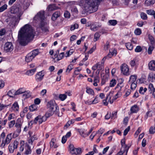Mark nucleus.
Segmentation results:
<instances>
[{"instance_id": "f257e3e1", "label": "nucleus", "mask_w": 155, "mask_h": 155, "mask_svg": "<svg viewBox=\"0 0 155 155\" xmlns=\"http://www.w3.org/2000/svg\"><path fill=\"white\" fill-rule=\"evenodd\" d=\"M35 32L34 30L31 25L28 24L25 25L18 31V38L20 44L23 46L27 44L33 39Z\"/></svg>"}, {"instance_id": "f03ea898", "label": "nucleus", "mask_w": 155, "mask_h": 155, "mask_svg": "<svg viewBox=\"0 0 155 155\" xmlns=\"http://www.w3.org/2000/svg\"><path fill=\"white\" fill-rule=\"evenodd\" d=\"M11 13L16 15V16H12L5 20V21L8 23L9 25L15 26L17 24L20 20V17L23 12L21 6L13 8L11 10Z\"/></svg>"}, {"instance_id": "7ed1b4c3", "label": "nucleus", "mask_w": 155, "mask_h": 155, "mask_svg": "<svg viewBox=\"0 0 155 155\" xmlns=\"http://www.w3.org/2000/svg\"><path fill=\"white\" fill-rule=\"evenodd\" d=\"M101 0H81L80 3V5L87 12L91 10L95 12L97 9V5L99 2Z\"/></svg>"}, {"instance_id": "20e7f679", "label": "nucleus", "mask_w": 155, "mask_h": 155, "mask_svg": "<svg viewBox=\"0 0 155 155\" xmlns=\"http://www.w3.org/2000/svg\"><path fill=\"white\" fill-rule=\"evenodd\" d=\"M12 133L8 134L5 137V133L2 132L0 136V146L4 148L6 145L9 144L12 139Z\"/></svg>"}, {"instance_id": "39448f33", "label": "nucleus", "mask_w": 155, "mask_h": 155, "mask_svg": "<svg viewBox=\"0 0 155 155\" xmlns=\"http://www.w3.org/2000/svg\"><path fill=\"white\" fill-rule=\"evenodd\" d=\"M47 107L50 110V112H47L49 117L52 115L54 113L57 114L59 111V108L54 101H50L47 104Z\"/></svg>"}, {"instance_id": "423d86ee", "label": "nucleus", "mask_w": 155, "mask_h": 155, "mask_svg": "<svg viewBox=\"0 0 155 155\" xmlns=\"http://www.w3.org/2000/svg\"><path fill=\"white\" fill-rule=\"evenodd\" d=\"M49 117V115H48V113H46L44 115H38L33 120L31 121L30 123L32 124H36L38 122L39 124H41L43 122L46 121L47 118Z\"/></svg>"}, {"instance_id": "0eeeda50", "label": "nucleus", "mask_w": 155, "mask_h": 155, "mask_svg": "<svg viewBox=\"0 0 155 155\" xmlns=\"http://www.w3.org/2000/svg\"><path fill=\"white\" fill-rule=\"evenodd\" d=\"M45 11H41L38 12L34 18V20L36 21H41V23L44 22L45 19Z\"/></svg>"}, {"instance_id": "6e6552de", "label": "nucleus", "mask_w": 155, "mask_h": 155, "mask_svg": "<svg viewBox=\"0 0 155 155\" xmlns=\"http://www.w3.org/2000/svg\"><path fill=\"white\" fill-rule=\"evenodd\" d=\"M13 48L14 46L11 42H7L4 45V50L6 52H12Z\"/></svg>"}, {"instance_id": "1a4fd4ad", "label": "nucleus", "mask_w": 155, "mask_h": 155, "mask_svg": "<svg viewBox=\"0 0 155 155\" xmlns=\"http://www.w3.org/2000/svg\"><path fill=\"white\" fill-rule=\"evenodd\" d=\"M121 73L124 75H128L130 74L129 69L127 64H122L120 66Z\"/></svg>"}, {"instance_id": "9d476101", "label": "nucleus", "mask_w": 155, "mask_h": 155, "mask_svg": "<svg viewBox=\"0 0 155 155\" xmlns=\"http://www.w3.org/2000/svg\"><path fill=\"white\" fill-rule=\"evenodd\" d=\"M18 142L16 140H15L13 143L10 144L8 146L9 150L10 153H13L15 149L17 147Z\"/></svg>"}, {"instance_id": "9b49d317", "label": "nucleus", "mask_w": 155, "mask_h": 155, "mask_svg": "<svg viewBox=\"0 0 155 155\" xmlns=\"http://www.w3.org/2000/svg\"><path fill=\"white\" fill-rule=\"evenodd\" d=\"M70 153L72 154H79L81 152V149L80 148H75L72 145H70Z\"/></svg>"}, {"instance_id": "f8f14e48", "label": "nucleus", "mask_w": 155, "mask_h": 155, "mask_svg": "<svg viewBox=\"0 0 155 155\" xmlns=\"http://www.w3.org/2000/svg\"><path fill=\"white\" fill-rule=\"evenodd\" d=\"M44 76V74L43 71L39 72L35 75V79L38 82L40 81L43 79Z\"/></svg>"}, {"instance_id": "ddd939ff", "label": "nucleus", "mask_w": 155, "mask_h": 155, "mask_svg": "<svg viewBox=\"0 0 155 155\" xmlns=\"http://www.w3.org/2000/svg\"><path fill=\"white\" fill-rule=\"evenodd\" d=\"M121 143L122 146L121 150H124V151H126L127 152H128L130 145H129V146H127L126 145L125 143V141L124 139H123L121 140Z\"/></svg>"}, {"instance_id": "4468645a", "label": "nucleus", "mask_w": 155, "mask_h": 155, "mask_svg": "<svg viewBox=\"0 0 155 155\" xmlns=\"http://www.w3.org/2000/svg\"><path fill=\"white\" fill-rule=\"evenodd\" d=\"M113 96V94L112 92H110L105 99L103 101V104L105 106L108 104V102H109V101L111 99V97Z\"/></svg>"}, {"instance_id": "2eb2a0df", "label": "nucleus", "mask_w": 155, "mask_h": 155, "mask_svg": "<svg viewBox=\"0 0 155 155\" xmlns=\"http://www.w3.org/2000/svg\"><path fill=\"white\" fill-rule=\"evenodd\" d=\"M149 68L152 71H155V61L152 60L150 61L148 64Z\"/></svg>"}, {"instance_id": "dca6fc26", "label": "nucleus", "mask_w": 155, "mask_h": 155, "mask_svg": "<svg viewBox=\"0 0 155 155\" xmlns=\"http://www.w3.org/2000/svg\"><path fill=\"white\" fill-rule=\"evenodd\" d=\"M148 79L150 81H153L155 80V73H150L148 76Z\"/></svg>"}, {"instance_id": "f3484780", "label": "nucleus", "mask_w": 155, "mask_h": 155, "mask_svg": "<svg viewBox=\"0 0 155 155\" xmlns=\"http://www.w3.org/2000/svg\"><path fill=\"white\" fill-rule=\"evenodd\" d=\"M60 15V12L57 11L54 13L52 15L51 19L53 21H55Z\"/></svg>"}, {"instance_id": "a211bd4d", "label": "nucleus", "mask_w": 155, "mask_h": 155, "mask_svg": "<svg viewBox=\"0 0 155 155\" xmlns=\"http://www.w3.org/2000/svg\"><path fill=\"white\" fill-rule=\"evenodd\" d=\"M139 110V107L137 105H134L131 107L130 109V110L132 113H137Z\"/></svg>"}, {"instance_id": "6ab92c4d", "label": "nucleus", "mask_w": 155, "mask_h": 155, "mask_svg": "<svg viewBox=\"0 0 155 155\" xmlns=\"http://www.w3.org/2000/svg\"><path fill=\"white\" fill-rule=\"evenodd\" d=\"M34 58V56L30 53L26 56L25 61L27 62H29L31 61Z\"/></svg>"}, {"instance_id": "aec40b11", "label": "nucleus", "mask_w": 155, "mask_h": 155, "mask_svg": "<svg viewBox=\"0 0 155 155\" xmlns=\"http://www.w3.org/2000/svg\"><path fill=\"white\" fill-rule=\"evenodd\" d=\"M25 90V89L24 88H20L15 91V95H18L23 94Z\"/></svg>"}, {"instance_id": "412c9836", "label": "nucleus", "mask_w": 155, "mask_h": 155, "mask_svg": "<svg viewBox=\"0 0 155 155\" xmlns=\"http://www.w3.org/2000/svg\"><path fill=\"white\" fill-rule=\"evenodd\" d=\"M45 22H41L40 24V26L42 31L44 32H47L48 31V27H45Z\"/></svg>"}, {"instance_id": "4be33fe9", "label": "nucleus", "mask_w": 155, "mask_h": 155, "mask_svg": "<svg viewBox=\"0 0 155 155\" xmlns=\"http://www.w3.org/2000/svg\"><path fill=\"white\" fill-rule=\"evenodd\" d=\"M12 109L15 111H18L19 109V105L17 102H15L13 104L12 107Z\"/></svg>"}, {"instance_id": "5701e85b", "label": "nucleus", "mask_w": 155, "mask_h": 155, "mask_svg": "<svg viewBox=\"0 0 155 155\" xmlns=\"http://www.w3.org/2000/svg\"><path fill=\"white\" fill-rule=\"evenodd\" d=\"M31 96V94L30 92L28 91H25V92H24L22 96L25 98H27L30 97Z\"/></svg>"}, {"instance_id": "b1692460", "label": "nucleus", "mask_w": 155, "mask_h": 155, "mask_svg": "<svg viewBox=\"0 0 155 155\" xmlns=\"http://www.w3.org/2000/svg\"><path fill=\"white\" fill-rule=\"evenodd\" d=\"M86 92L87 93L92 95H94V91L92 89L88 87H86Z\"/></svg>"}, {"instance_id": "393cba45", "label": "nucleus", "mask_w": 155, "mask_h": 155, "mask_svg": "<svg viewBox=\"0 0 155 155\" xmlns=\"http://www.w3.org/2000/svg\"><path fill=\"white\" fill-rule=\"evenodd\" d=\"M138 60L136 58H134L130 61V64L131 66L133 67L138 64Z\"/></svg>"}, {"instance_id": "a878e982", "label": "nucleus", "mask_w": 155, "mask_h": 155, "mask_svg": "<svg viewBox=\"0 0 155 155\" xmlns=\"http://www.w3.org/2000/svg\"><path fill=\"white\" fill-rule=\"evenodd\" d=\"M25 154L26 155L30 154L31 152V149L30 146L27 145L25 148Z\"/></svg>"}, {"instance_id": "bb28decb", "label": "nucleus", "mask_w": 155, "mask_h": 155, "mask_svg": "<svg viewBox=\"0 0 155 155\" xmlns=\"http://www.w3.org/2000/svg\"><path fill=\"white\" fill-rule=\"evenodd\" d=\"M48 8L49 11H52L58 9V7L56 6L55 5H50L48 7Z\"/></svg>"}, {"instance_id": "cd10ccee", "label": "nucleus", "mask_w": 155, "mask_h": 155, "mask_svg": "<svg viewBox=\"0 0 155 155\" xmlns=\"http://www.w3.org/2000/svg\"><path fill=\"white\" fill-rule=\"evenodd\" d=\"M117 24V21L115 20H111L108 22V25H109L115 26Z\"/></svg>"}, {"instance_id": "c85d7f7f", "label": "nucleus", "mask_w": 155, "mask_h": 155, "mask_svg": "<svg viewBox=\"0 0 155 155\" xmlns=\"http://www.w3.org/2000/svg\"><path fill=\"white\" fill-rule=\"evenodd\" d=\"M137 79V77L136 75H132L130 76L129 81L130 82H136Z\"/></svg>"}, {"instance_id": "c756f323", "label": "nucleus", "mask_w": 155, "mask_h": 155, "mask_svg": "<svg viewBox=\"0 0 155 155\" xmlns=\"http://www.w3.org/2000/svg\"><path fill=\"white\" fill-rule=\"evenodd\" d=\"M55 140L53 138L52 139L51 141L50 142V145L51 147H53L54 148H56L58 147V146L55 144Z\"/></svg>"}, {"instance_id": "7c9ffc66", "label": "nucleus", "mask_w": 155, "mask_h": 155, "mask_svg": "<svg viewBox=\"0 0 155 155\" xmlns=\"http://www.w3.org/2000/svg\"><path fill=\"white\" fill-rule=\"evenodd\" d=\"M30 53L34 56L35 58V56L37 55L39 53L38 50V49H35L32 51L31 52H30Z\"/></svg>"}, {"instance_id": "2f4dec72", "label": "nucleus", "mask_w": 155, "mask_h": 155, "mask_svg": "<svg viewBox=\"0 0 155 155\" xmlns=\"http://www.w3.org/2000/svg\"><path fill=\"white\" fill-rule=\"evenodd\" d=\"M117 84V81L115 79H112L110 82V86L111 87H114Z\"/></svg>"}, {"instance_id": "473e14b6", "label": "nucleus", "mask_w": 155, "mask_h": 155, "mask_svg": "<svg viewBox=\"0 0 155 155\" xmlns=\"http://www.w3.org/2000/svg\"><path fill=\"white\" fill-rule=\"evenodd\" d=\"M154 3V1L152 0H146L145 2V4L147 6L153 4Z\"/></svg>"}, {"instance_id": "72a5a7b5", "label": "nucleus", "mask_w": 155, "mask_h": 155, "mask_svg": "<svg viewBox=\"0 0 155 155\" xmlns=\"http://www.w3.org/2000/svg\"><path fill=\"white\" fill-rule=\"evenodd\" d=\"M36 71V68H35L32 69H31L28 71L27 72V74L28 75H33Z\"/></svg>"}, {"instance_id": "f704fd0d", "label": "nucleus", "mask_w": 155, "mask_h": 155, "mask_svg": "<svg viewBox=\"0 0 155 155\" xmlns=\"http://www.w3.org/2000/svg\"><path fill=\"white\" fill-rule=\"evenodd\" d=\"M77 130L82 137H85V134H84V129H77Z\"/></svg>"}, {"instance_id": "c9c22d12", "label": "nucleus", "mask_w": 155, "mask_h": 155, "mask_svg": "<svg viewBox=\"0 0 155 155\" xmlns=\"http://www.w3.org/2000/svg\"><path fill=\"white\" fill-rule=\"evenodd\" d=\"M126 46L127 48L130 50H132L133 48V45L130 43H127L126 44Z\"/></svg>"}, {"instance_id": "e433bc0d", "label": "nucleus", "mask_w": 155, "mask_h": 155, "mask_svg": "<svg viewBox=\"0 0 155 155\" xmlns=\"http://www.w3.org/2000/svg\"><path fill=\"white\" fill-rule=\"evenodd\" d=\"M97 69L100 70H104V66L103 64H100L99 62L97 63Z\"/></svg>"}, {"instance_id": "4c0bfd02", "label": "nucleus", "mask_w": 155, "mask_h": 155, "mask_svg": "<svg viewBox=\"0 0 155 155\" xmlns=\"http://www.w3.org/2000/svg\"><path fill=\"white\" fill-rule=\"evenodd\" d=\"M59 98L61 101H64L67 98V95L65 94H60L59 96Z\"/></svg>"}, {"instance_id": "58836bf2", "label": "nucleus", "mask_w": 155, "mask_h": 155, "mask_svg": "<svg viewBox=\"0 0 155 155\" xmlns=\"http://www.w3.org/2000/svg\"><path fill=\"white\" fill-rule=\"evenodd\" d=\"M98 26H97L95 25H91L90 29L93 31H95L98 29Z\"/></svg>"}, {"instance_id": "ea45409f", "label": "nucleus", "mask_w": 155, "mask_h": 155, "mask_svg": "<svg viewBox=\"0 0 155 155\" xmlns=\"http://www.w3.org/2000/svg\"><path fill=\"white\" fill-rule=\"evenodd\" d=\"M154 47L153 45L150 46L148 49L147 52L149 54H152V51L153 50Z\"/></svg>"}, {"instance_id": "a19ab883", "label": "nucleus", "mask_w": 155, "mask_h": 155, "mask_svg": "<svg viewBox=\"0 0 155 155\" xmlns=\"http://www.w3.org/2000/svg\"><path fill=\"white\" fill-rule=\"evenodd\" d=\"M141 30L139 28H136L134 31V33L135 34L137 35H140L141 33Z\"/></svg>"}, {"instance_id": "79ce46f5", "label": "nucleus", "mask_w": 155, "mask_h": 155, "mask_svg": "<svg viewBox=\"0 0 155 155\" xmlns=\"http://www.w3.org/2000/svg\"><path fill=\"white\" fill-rule=\"evenodd\" d=\"M37 108L35 104H33L31 105L29 108V110L31 111H33L35 110Z\"/></svg>"}, {"instance_id": "37998d69", "label": "nucleus", "mask_w": 155, "mask_h": 155, "mask_svg": "<svg viewBox=\"0 0 155 155\" xmlns=\"http://www.w3.org/2000/svg\"><path fill=\"white\" fill-rule=\"evenodd\" d=\"M64 53L63 52L61 53L58 56L57 61H58L63 58L64 57Z\"/></svg>"}, {"instance_id": "c03bdc74", "label": "nucleus", "mask_w": 155, "mask_h": 155, "mask_svg": "<svg viewBox=\"0 0 155 155\" xmlns=\"http://www.w3.org/2000/svg\"><path fill=\"white\" fill-rule=\"evenodd\" d=\"M154 89L153 84H150L149 85L148 90L150 93H152L153 90Z\"/></svg>"}, {"instance_id": "a18cd8bd", "label": "nucleus", "mask_w": 155, "mask_h": 155, "mask_svg": "<svg viewBox=\"0 0 155 155\" xmlns=\"http://www.w3.org/2000/svg\"><path fill=\"white\" fill-rule=\"evenodd\" d=\"M5 33V29H2L0 31V40H1L3 39L2 36L4 35Z\"/></svg>"}, {"instance_id": "49530a36", "label": "nucleus", "mask_w": 155, "mask_h": 155, "mask_svg": "<svg viewBox=\"0 0 155 155\" xmlns=\"http://www.w3.org/2000/svg\"><path fill=\"white\" fill-rule=\"evenodd\" d=\"M7 5L6 4H5L0 7V12H3L7 9Z\"/></svg>"}, {"instance_id": "de8ad7c7", "label": "nucleus", "mask_w": 155, "mask_h": 155, "mask_svg": "<svg viewBox=\"0 0 155 155\" xmlns=\"http://www.w3.org/2000/svg\"><path fill=\"white\" fill-rule=\"evenodd\" d=\"M149 39L150 42L152 45H153L155 43V41L153 37L152 36L149 35Z\"/></svg>"}, {"instance_id": "09e8293b", "label": "nucleus", "mask_w": 155, "mask_h": 155, "mask_svg": "<svg viewBox=\"0 0 155 155\" xmlns=\"http://www.w3.org/2000/svg\"><path fill=\"white\" fill-rule=\"evenodd\" d=\"M13 91H14L12 90L9 91L7 93L8 95L11 97H13L15 95V93H14Z\"/></svg>"}, {"instance_id": "8fccbe9b", "label": "nucleus", "mask_w": 155, "mask_h": 155, "mask_svg": "<svg viewBox=\"0 0 155 155\" xmlns=\"http://www.w3.org/2000/svg\"><path fill=\"white\" fill-rule=\"evenodd\" d=\"M141 18L143 20L147 19V16L146 14L142 12L140 14Z\"/></svg>"}, {"instance_id": "3c124183", "label": "nucleus", "mask_w": 155, "mask_h": 155, "mask_svg": "<svg viewBox=\"0 0 155 155\" xmlns=\"http://www.w3.org/2000/svg\"><path fill=\"white\" fill-rule=\"evenodd\" d=\"M15 124V120H12L8 124V126L9 128H12L13 127Z\"/></svg>"}, {"instance_id": "603ef678", "label": "nucleus", "mask_w": 155, "mask_h": 155, "mask_svg": "<svg viewBox=\"0 0 155 155\" xmlns=\"http://www.w3.org/2000/svg\"><path fill=\"white\" fill-rule=\"evenodd\" d=\"M100 35L97 32L94 35V41H95L98 40L100 37Z\"/></svg>"}, {"instance_id": "864d4df0", "label": "nucleus", "mask_w": 155, "mask_h": 155, "mask_svg": "<svg viewBox=\"0 0 155 155\" xmlns=\"http://www.w3.org/2000/svg\"><path fill=\"white\" fill-rule=\"evenodd\" d=\"M78 27V24H76L73 25H72L71 27V30L73 31L76 28H77Z\"/></svg>"}, {"instance_id": "5fc2aeb1", "label": "nucleus", "mask_w": 155, "mask_h": 155, "mask_svg": "<svg viewBox=\"0 0 155 155\" xmlns=\"http://www.w3.org/2000/svg\"><path fill=\"white\" fill-rule=\"evenodd\" d=\"M147 13L150 15H153L155 14V12L153 10H148L147 11Z\"/></svg>"}, {"instance_id": "6e6d98bb", "label": "nucleus", "mask_w": 155, "mask_h": 155, "mask_svg": "<svg viewBox=\"0 0 155 155\" xmlns=\"http://www.w3.org/2000/svg\"><path fill=\"white\" fill-rule=\"evenodd\" d=\"M131 83L130 88L132 90H134L137 86V82H131Z\"/></svg>"}, {"instance_id": "4d7b16f0", "label": "nucleus", "mask_w": 155, "mask_h": 155, "mask_svg": "<svg viewBox=\"0 0 155 155\" xmlns=\"http://www.w3.org/2000/svg\"><path fill=\"white\" fill-rule=\"evenodd\" d=\"M151 111H148L146 113V114L145 116V118L146 120L148 117H151L152 115L151 113Z\"/></svg>"}, {"instance_id": "13d9d810", "label": "nucleus", "mask_w": 155, "mask_h": 155, "mask_svg": "<svg viewBox=\"0 0 155 155\" xmlns=\"http://www.w3.org/2000/svg\"><path fill=\"white\" fill-rule=\"evenodd\" d=\"M64 15L65 18H69L70 16V14L68 11H65L64 13Z\"/></svg>"}, {"instance_id": "bf43d9fd", "label": "nucleus", "mask_w": 155, "mask_h": 155, "mask_svg": "<svg viewBox=\"0 0 155 155\" xmlns=\"http://www.w3.org/2000/svg\"><path fill=\"white\" fill-rule=\"evenodd\" d=\"M130 129V126H128L126 128L125 130L124 131V136H126L128 132L129 131Z\"/></svg>"}, {"instance_id": "052dcab7", "label": "nucleus", "mask_w": 155, "mask_h": 155, "mask_svg": "<svg viewBox=\"0 0 155 155\" xmlns=\"http://www.w3.org/2000/svg\"><path fill=\"white\" fill-rule=\"evenodd\" d=\"M142 49L141 47L140 46H137L135 49V51L136 52H140L142 51Z\"/></svg>"}, {"instance_id": "680f3d73", "label": "nucleus", "mask_w": 155, "mask_h": 155, "mask_svg": "<svg viewBox=\"0 0 155 155\" xmlns=\"http://www.w3.org/2000/svg\"><path fill=\"white\" fill-rule=\"evenodd\" d=\"M104 131V129L103 128H101L98 130V131L96 132V134H99L101 135Z\"/></svg>"}, {"instance_id": "e2e57ef3", "label": "nucleus", "mask_w": 155, "mask_h": 155, "mask_svg": "<svg viewBox=\"0 0 155 155\" xmlns=\"http://www.w3.org/2000/svg\"><path fill=\"white\" fill-rule=\"evenodd\" d=\"M155 132V128L153 127H150L149 129V133L150 134H153Z\"/></svg>"}, {"instance_id": "0e129e2a", "label": "nucleus", "mask_w": 155, "mask_h": 155, "mask_svg": "<svg viewBox=\"0 0 155 155\" xmlns=\"http://www.w3.org/2000/svg\"><path fill=\"white\" fill-rule=\"evenodd\" d=\"M77 38V36L75 35H74L72 36L70 38L71 41H72L76 40Z\"/></svg>"}, {"instance_id": "69168bd1", "label": "nucleus", "mask_w": 155, "mask_h": 155, "mask_svg": "<svg viewBox=\"0 0 155 155\" xmlns=\"http://www.w3.org/2000/svg\"><path fill=\"white\" fill-rule=\"evenodd\" d=\"M67 137L65 136H63L62 138L61 142L63 143H64L66 141Z\"/></svg>"}, {"instance_id": "338daca9", "label": "nucleus", "mask_w": 155, "mask_h": 155, "mask_svg": "<svg viewBox=\"0 0 155 155\" xmlns=\"http://www.w3.org/2000/svg\"><path fill=\"white\" fill-rule=\"evenodd\" d=\"M121 95V92L120 91H118L117 94L115 95L114 99H116L117 98H118Z\"/></svg>"}, {"instance_id": "774afa93", "label": "nucleus", "mask_w": 155, "mask_h": 155, "mask_svg": "<svg viewBox=\"0 0 155 155\" xmlns=\"http://www.w3.org/2000/svg\"><path fill=\"white\" fill-rule=\"evenodd\" d=\"M40 100L39 98L35 99L34 101V103L36 104H38L40 103Z\"/></svg>"}]
</instances>
